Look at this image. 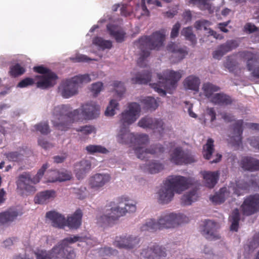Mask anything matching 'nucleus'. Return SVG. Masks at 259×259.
I'll use <instances>...</instances> for the list:
<instances>
[{
    "label": "nucleus",
    "mask_w": 259,
    "mask_h": 259,
    "mask_svg": "<svg viewBox=\"0 0 259 259\" xmlns=\"http://www.w3.org/2000/svg\"><path fill=\"white\" fill-rule=\"evenodd\" d=\"M141 112V107L136 102L128 105V110L121 114L120 123V130L118 136V141L122 144H133L134 150L137 157L141 160H147L148 154H158L164 152L162 145L156 144L152 145L149 148L145 146L149 143V137L146 134H134L130 132L128 126L138 118Z\"/></svg>",
    "instance_id": "f257e3e1"
},
{
    "label": "nucleus",
    "mask_w": 259,
    "mask_h": 259,
    "mask_svg": "<svg viewBox=\"0 0 259 259\" xmlns=\"http://www.w3.org/2000/svg\"><path fill=\"white\" fill-rule=\"evenodd\" d=\"M69 104H61L55 106L52 111L51 122L57 130L65 132L70 128L72 124L80 119L96 118L99 114L100 107L95 103L91 102L82 106L81 114L79 109L72 111Z\"/></svg>",
    "instance_id": "f03ea898"
},
{
    "label": "nucleus",
    "mask_w": 259,
    "mask_h": 259,
    "mask_svg": "<svg viewBox=\"0 0 259 259\" xmlns=\"http://www.w3.org/2000/svg\"><path fill=\"white\" fill-rule=\"evenodd\" d=\"M83 238L79 236H71L60 241L50 250H38L34 252L36 259H74L75 253L68 245L77 241H83Z\"/></svg>",
    "instance_id": "7ed1b4c3"
},
{
    "label": "nucleus",
    "mask_w": 259,
    "mask_h": 259,
    "mask_svg": "<svg viewBox=\"0 0 259 259\" xmlns=\"http://www.w3.org/2000/svg\"><path fill=\"white\" fill-rule=\"evenodd\" d=\"M165 38V30L156 31L149 36L141 37L135 44L141 50L138 65L143 67L146 66L145 60L150 55V50H159L163 46Z\"/></svg>",
    "instance_id": "20e7f679"
},
{
    "label": "nucleus",
    "mask_w": 259,
    "mask_h": 259,
    "mask_svg": "<svg viewBox=\"0 0 259 259\" xmlns=\"http://www.w3.org/2000/svg\"><path fill=\"white\" fill-rule=\"evenodd\" d=\"M188 218L182 214L169 213L160 216L157 221L153 219L147 220L140 227L141 231L155 232L165 229L177 227L186 222Z\"/></svg>",
    "instance_id": "39448f33"
},
{
    "label": "nucleus",
    "mask_w": 259,
    "mask_h": 259,
    "mask_svg": "<svg viewBox=\"0 0 259 259\" xmlns=\"http://www.w3.org/2000/svg\"><path fill=\"white\" fill-rule=\"evenodd\" d=\"M118 203H123L125 205L124 208L118 206L112 207L110 210H107L105 214L100 216L98 219V223L102 226H110L114 224L119 218L125 215L126 212H134L136 210V204L131 202L128 197L121 196L118 198Z\"/></svg>",
    "instance_id": "423d86ee"
},
{
    "label": "nucleus",
    "mask_w": 259,
    "mask_h": 259,
    "mask_svg": "<svg viewBox=\"0 0 259 259\" xmlns=\"http://www.w3.org/2000/svg\"><path fill=\"white\" fill-rule=\"evenodd\" d=\"M181 77L182 74L180 71L167 69L164 71L162 74L158 73V82L151 83L150 85L161 96H164L166 95V90L175 89L177 82Z\"/></svg>",
    "instance_id": "0eeeda50"
},
{
    "label": "nucleus",
    "mask_w": 259,
    "mask_h": 259,
    "mask_svg": "<svg viewBox=\"0 0 259 259\" xmlns=\"http://www.w3.org/2000/svg\"><path fill=\"white\" fill-rule=\"evenodd\" d=\"M91 81L88 74L76 75L62 82L59 87V92L63 98H69L77 94L80 84L88 83Z\"/></svg>",
    "instance_id": "6e6552de"
},
{
    "label": "nucleus",
    "mask_w": 259,
    "mask_h": 259,
    "mask_svg": "<svg viewBox=\"0 0 259 259\" xmlns=\"http://www.w3.org/2000/svg\"><path fill=\"white\" fill-rule=\"evenodd\" d=\"M33 69L34 72L42 74V75H36L35 77V79L39 80L36 83L37 88L47 89L53 87L56 83L58 76L55 73L49 68L40 65L34 66Z\"/></svg>",
    "instance_id": "1a4fd4ad"
},
{
    "label": "nucleus",
    "mask_w": 259,
    "mask_h": 259,
    "mask_svg": "<svg viewBox=\"0 0 259 259\" xmlns=\"http://www.w3.org/2000/svg\"><path fill=\"white\" fill-rule=\"evenodd\" d=\"M48 167L49 166L47 163L43 164L41 167L38 170L36 175L32 179L29 172H25L19 175L16 181L17 188L21 190H25L28 192L34 191V187L30 185V183L36 184L38 183Z\"/></svg>",
    "instance_id": "9d476101"
},
{
    "label": "nucleus",
    "mask_w": 259,
    "mask_h": 259,
    "mask_svg": "<svg viewBox=\"0 0 259 259\" xmlns=\"http://www.w3.org/2000/svg\"><path fill=\"white\" fill-rule=\"evenodd\" d=\"M163 184L169 187L173 192L180 194L188 189L190 185L189 179L181 176H170L163 181Z\"/></svg>",
    "instance_id": "9b49d317"
},
{
    "label": "nucleus",
    "mask_w": 259,
    "mask_h": 259,
    "mask_svg": "<svg viewBox=\"0 0 259 259\" xmlns=\"http://www.w3.org/2000/svg\"><path fill=\"white\" fill-rule=\"evenodd\" d=\"M138 125L144 128L152 130L154 133H158L162 136L164 130V123L162 119L145 116L138 122Z\"/></svg>",
    "instance_id": "f8f14e48"
},
{
    "label": "nucleus",
    "mask_w": 259,
    "mask_h": 259,
    "mask_svg": "<svg viewBox=\"0 0 259 259\" xmlns=\"http://www.w3.org/2000/svg\"><path fill=\"white\" fill-rule=\"evenodd\" d=\"M243 214L249 216L259 211V194L250 195L247 197L241 205Z\"/></svg>",
    "instance_id": "ddd939ff"
},
{
    "label": "nucleus",
    "mask_w": 259,
    "mask_h": 259,
    "mask_svg": "<svg viewBox=\"0 0 259 259\" xmlns=\"http://www.w3.org/2000/svg\"><path fill=\"white\" fill-rule=\"evenodd\" d=\"M170 161L176 164L182 165L193 163L195 159L190 153L183 151L181 147H177L171 154Z\"/></svg>",
    "instance_id": "4468645a"
},
{
    "label": "nucleus",
    "mask_w": 259,
    "mask_h": 259,
    "mask_svg": "<svg viewBox=\"0 0 259 259\" xmlns=\"http://www.w3.org/2000/svg\"><path fill=\"white\" fill-rule=\"evenodd\" d=\"M139 238L132 235L116 236L113 245L118 248L130 249L134 248L139 243Z\"/></svg>",
    "instance_id": "2eb2a0df"
},
{
    "label": "nucleus",
    "mask_w": 259,
    "mask_h": 259,
    "mask_svg": "<svg viewBox=\"0 0 259 259\" xmlns=\"http://www.w3.org/2000/svg\"><path fill=\"white\" fill-rule=\"evenodd\" d=\"M166 256L165 249L157 245L148 247L141 252V257L143 259H165Z\"/></svg>",
    "instance_id": "dca6fc26"
},
{
    "label": "nucleus",
    "mask_w": 259,
    "mask_h": 259,
    "mask_svg": "<svg viewBox=\"0 0 259 259\" xmlns=\"http://www.w3.org/2000/svg\"><path fill=\"white\" fill-rule=\"evenodd\" d=\"M241 56L247 60V67L251 72L252 76L259 78V63L256 55L249 51H244L241 53Z\"/></svg>",
    "instance_id": "f3484780"
},
{
    "label": "nucleus",
    "mask_w": 259,
    "mask_h": 259,
    "mask_svg": "<svg viewBox=\"0 0 259 259\" xmlns=\"http://www.w3.org/2000/svg\"><path fill=\"white\" fill-rule=\"evenodd\" d=\"M239 46L236 40H228L225 43L220 45L217 49L212 53L213 57L218 60L221 58L226 53L236 49Z\"/></svg>",
    "instance_id": "a211bd4d"
},
{
    "label": "nucleus",
    "mask_w": 259,
    "mask_h": 259,
    "mask_svg": "<svg viewBox=\"0 0 259 259\" xmlns=\"http://www.w3.org/2000/svg\"><path fill=\"white\" fill-rule=\"evenodd\" d=\"M217 224L210 220H206L201 230L202 234L209 240H216L220 238L217 231Z\"/></svg>",
    "instance_id": "6ab92c4d"
},
{
    "label": "nucleus",
    "mask_w": 259,
    "mask_h": 259,
    "mask_svg": "<svg viewBox=\"0 0 259 259\" xmlns=\"http://www.w3.org/2000/svg\"><path fill=\"white\" fill-rule=\"evenodd\" d=\"M110 179L109 174H96L90 178L89 185L91 188L98 189L108 183Z\"/></svg>",
    "instance_id": "aec40b11"
},
{
    "label": "nucleus",
    "mask_w": 259,
    "mask_h": 259,
    "mask_svg": "<svg viewBox=\"0 0 259 259\" xmlns=\"http://www.w3.org/2000/svg\"><path fill=\"white\" fill-rule=\"evenodd\" d=\"M213 140L209 138L207 141L206 144L203 147V157L207 160H210V163H217L219 162L222 158V155L220 154H217L216 155V158L212 160H211L212 154L214 152V145H213Z\"/></svg>",
    "instance_id": "412c9836"
},
{
    "label": "nucleus",
    "mask_w": 259,
    "mask_h": 259,
    "mask_svg": "<svg viewBox=\"0 0 259 259\" xmlns=\"http://www.w3.org/2000/svg\"><path fill=\"white\" fill-rule=\"evenodd\" d=\"M243 123V120L240 119L236 120L233 125V135L231 138L234 144L237 146H239L242 143Z\"/></svg>",
    "instance_id": "4be33fe9"
},
{
    "label": "nucleus",
    "mask_w": 259,
    "mask_h": 259,
    "mask_svg": "<svg viewBox=\"0 0 259 259\" xmlns=\"http://www.w3.org/2000/svg\"><path fill=\"white\" fill-rule=\"evenodd\" d=\"M240 165L245 170L254 171L259 170V160L251 157H243L240 161Z\"/></svg>",
    "instance_id": "5701e85b"
},
{
    "label": "nucleus",
    "mask_w": 259,
    "mask_h": 259,
    "mask_svg": "<svg viewBox=\"0 0 259 259\" xmlns=\"http://www.w3.org/2000/svg\"><path fill=\"white\" fill-rule=\"evenodd\" d=\"M174 196L172 190L166 186L163 183L158 192V199L159 203L166 204L169 202Z\"/></svg>",
    "instance_id": "b1692460"
},
{
    "label": "nucleus",
    "mask_w": 259,
    "mask_h": 259,
    "mask_svg": "<svg viewBox=\"0 0 259 259\" xmlns=\"http://www.w3.org/2000/svg\"><path fill=\"white\" fill-rule=\"evenodd\" d=\"M46 218L52 221V225L55 227L63 228L66 224V221L64 216L56 212L50 211L46 213Z\"/></svg>",
    "instance_id": "393cba45"
},
{
    "label": "nucleus",
    "mask_w": 259,
    "mask_h": 259,
    "mask_svg": "<svg viewBox=\"0 0 259 259\" xmlns=\"http://www.w3.org/2000/svg\"><path fill=\"white\" fill-rule=\"evenodd\" d=\"M210 102L220 106H227L231 105L233 100L229 95L224 93H215L210 99Z\"/></svg>",
    "instance_id": "a878e982"
},
{
    "label": "nucleus",
    "mask_w": 259,
    "mask_h": 259,
    "mask_svg": "<svg viewBox=\"0 0 259 259\" xmlns=\"http://www.w3.org/2000/svg\"><path fill=\"white\" fill-rule=\"evenodd\" d=\"M202 175L205 186L209 188H212L218 182L220 173L218 171H204Z\"/></svg>",
    "instance_id": "bb28decb"
},
{
    "label": "nucleus",
    "mask_w": 259,
    "mask_h": 259,
    "mask_svg": "<svg viewBox=\"0 0 259 259\" xmlns=\"http://www.w3.org/2000/svg\"><path fill=\"white\" fill-rule=\"evenodd\" d=\"M91 168V163L89 160L83 159L75 165L76 175L78 179H82Z\"/></svg>",
    "instance_id": "cd10ccee"
},
{
    "label": "nucleus",
    "mask_w": 259,
    "mask_h": 259,
    "mask_svg": "<svg viewBox=\"0 0 259 259\" xmlns=\"http://www.w3.org/2000/svg\"><path fill=\"white\" fill-rule=\"evenodd\" d=\"M82 212L80 209H77L66 221L67 225L71 229H77L81 224Z\"/></svg>",
    "instance_id": "c85d7f7f"
},
{
    "label": "nucleus",
    "mask_w": 259,
    "mask_h": 259,
    "mask_svg": "<svg viewBox=\"0 0 259 259\" xmlns=\"http://www.w3.org/2000/svg\"><path fill=\"white\" fill-rule=\"evenodd\" d=\"M56 196V192L53 190H46L38 193L34 198L36 203L44 204Z\"/></svg>",
    "instance_id": "c756f323"
},
{
    "label": "nucleus",
    "mask_w": 259,
    "mask_h": 259,
    "mask_svg": "<svg viewBox=\"0 0 259 259\" xmlns=\"http://www.w3.org/2000/svg\"><path fill=\"white\" fill-rule=\"evenodd\" d=\"M107 29L110 36L114 38L117 42H121L124 41L125 33L122 30L112 24L108 25Z\"/></svg>",
    "instance_id": "7c9ffc66"
},
{
    "label": "nucleus",
    "mask_w": 259,
    "mask_h": 259,
    "mask_svg": "<svg viewBox=\"0 0 259 259\" xmlns=\"http://www.w3.org/2000/svg\"><path fill=\"white\" fill-rule=\"evenodd\" d=\"M151 78V72L148 70L139 72L136 76L133 77L131 81L133 84H147L150 81Z\"/></svg>",
    "instance_id": "2f4dec72"
},
{
    "label": "nucleus",
    "mask_w": 259,
    "mask_h": 259,
    "mask_svg": "<svg viewBox=\"0 0 259 259\" xmlns=\"http://www.w3.org/2000/svg\"><path fill=\"white\" fill-rule=\"evenodd\" d=\"M167 50L174 53V57L178 58V61L182 60L187 54L188 52L183 48H178L177 45L171 42L167 46Z\"/></svg>",
    "instance_id": "473e14b6"
},
{
    "label": "nucleus",
    "mask_w": 259,
    "mask_h": 259,
    "mask_svg": "<svg viewBox=\"0 0 259 259\" xmlns=\"http://www.w3.org/2000/svg\"><path fill=\"white\" fill-rule=\"evenodd\" d=\"M230 192L226 187H223L220 189L219 191L215 195L210 197L212 202L216 204L223 203L229 196Z\"/></svg>",
    "instance_id": "72a5a7b5"
},
{
    "label": "nucleus",
    "mask_w": 259,
    "mask_h": 259,
    "mask_svg": "<svg viewBox=\"0 0 259 259\" xmlns=\"http://www.w3.org/2000/svg\"><path fill=\"white\" fill-rule=\"evenodd\" d=\"M199 84V79L193 75L187 77L184 81V85L185 88L195 91H198Z\"/></svg>",
    "instance_id": "f704fd0d"
},
{
    "label": "nucleus",
    "mask_w": 259,
    "mask_h": 259,
    "mask_svg": "<svg viewBox=\"0 0 259 259\" xmlns=\"http://www.w3.org/2000/svg\"><path fill=\"white\" fill-rule=\"evenodd\" d=\"M199 196L196 189H193L184 194L181 198V203L184 205H189L196 201Z\"/></svg>",
    "instance_id": "c9c22d12"
},
{
    "label": "nucleus",
    "mask_w": 259,
    "mask_h": 259,
    "mask_svg": "<svg viewBox=\"0 0 259 259\" xmlns=\"http://www.w3.org/2000/svg\"><path fill=\"white\" fill-rule=\"evenodd\" d=\"M240 220V215L238 209L236 208L233 210L229 217V221L231 223L230 230L232 231H238L239 228V222Z\"/></svg>",
    "instance_id": "e433bc0d"
},
{
    "label": "nucleus",
    "mask_w": 259,
    "mask_h": 259,
    "mask_svg": "<svg viewBox=\"0 0 259 259\" xmlns=\"http://www.w3.org/2000/svg\"><path fill=\"white\" fill-rule=\"evenodd\" d=\"M220 90V88L219 86L214 85L210 82H206L203 84L202 87V91L204 95L210 101L213 94Z\"/></svg>",
    "instance_id": "4c0bfd02"
},
{
    "label": "nucleus",
    "mask_w": 259,
    "mask_h": 259,
    "mask_svg": "<svg viewBox=\"0 0 259 259\" xmlns=\"http://www.w3.org/2000/svg\"><path fill=\"white\" fill-rule=\"evenodd\" d=\"M18 216V212L14 210H8L0 213V225L13 221Z\"/></svg>",
    "instance_id": "58836bf2"
},
{
    "label": "nucleus",
    "mask_w": 259,
    "mask_h": 259,
    "mask_svg": "<svg viewBox=\"0 0 259 259\" xmlns=\"http://www.w3.org/2000/svg\"><path fill=\"white\" fill-rule=\"evenodd\" d=\"M250 185L244 181L236 182V187L233 188V193L237 196L243 195L245 191L248 190Z\"/></svg>",
    "instance_id": "ea45409f"
},
{
    "label": "nucleus",
    "mask_w": 259,
    "mask_h": 259,
    "mask_svg": "<svg viewBox=\"0 0 259 259\" xmlns=\"http://www.w3.org/2000/svg\"><path fill=\"white\" fill-rule=\"evenodd\" d=\"M135 15H137L139 18L141 16H149L150 12L146 6V0H141L140 5L138 4L137 5Z\"/></svg>",
    "instance_id": "a19ab883"
},
{
    "label": "nucleus",
    "mask_w": 259,
    "mask_h": 259,
    "mask_svg": "<svg viewBox=\"0 0 259 259\" xmlns=\"http://www.w3.org/2000/svg\"><path fill=\"white\" fill-rule=\"evenodd\" d=\"M144 104V108L146 110H154L158 106V104L154 98L148 97L142 101Z\"/></svg>",
    "instance_id": "79ce46f5"
},
{
    "label": "nucleus",
    "mask_w": 259,
    "mask_h": 259,
    "mask_svg": "<svg viewBox=\"0 0 259 259\" xmlns=\"http://www.w3.org/2000/svg\"><path fill=\"white\" fill-rule=\"evenodd\" d=\"M53 175L56 176V177L55 178V179H52V180L50 181V182H55L56 181H65L69 180L71 178V173L67 171L63 172L54 171L53 172Z\"/></svg>",
    "instance_id": "37998d69"
},
{
    "label": "nucleus",
    "mask_w": 259,
    "mask_h": 259,
    "mask_svg": "<svg viewBox=\"0 0 259 259\" xmlns=\"http://www.w3.org/2000/svg\"><path fill=\"white\" fill-rule=\"evenodd\" d=\"M181 34L185 37L187 40H189L193 45L196 44L197 40L195 35L193 33L192 28L191 27L184 28Z\"/></svg>",
    "instance_id": "c03bdc74"
},
{
    "label": "nucleus",
    "mask_w": 259,
    "mask_h": 259,
    "mask_svg": "<svg viewBox=\"0 0 259 259\" xmlns=\"http://www.w3.org/2000/svg\"><path fill=\"white\" fill-rule=\"evenodd\" d=\"M94 45L99 46L102 49H110L112 47V42L110 40H105L100 37H95L93 41Z\"/></svg>",
    "instance_id": "a18cd8bd"
},
{
    "label": "nucleus",
    "mask_w": 259,
    "mask_h": 259,
    "mask_svg": "<svg viewBox=\"0 0 259 259\" xmlns=\"http://www.w3.org/2000/svg\"><path fill=\"white\" fill-rule=\"evenodd\" d=\"M85 149L90 154H94L95 153L106 154L108 152V150L106 148L101 145H90L86 147Z\"/></svg>",
    "instance_id": "49530a36"
},
{
    "label": "nucleus",
    "mask_w": 259,
    "mask_h": 259,
    "mask_svg": "<svg viewBox=\"0 0 259 259\" xmlns=\"http://www.w3.org/2000/svg\"><path fill=\"white\" fill-rule=\"evenodd\" d=\"M164 166L162 163L156 161L150 162L147 167L148 172L151 174H156L162 170Z\"/></svg>",
    "instance_id": "de8ad7c7"
},
{
    "label": "nucleus",
    "mask_w": 259,
    "mask_h": 259,
    "mask_svg": "<svg viewBox=\"0 0 259 259\" xmlns=\"http://www.w3.org/2000/svg\"><path fill=\"white\" fill-rule=\"evenodd\" d=\"M119 104L114 99L110 101L109 105L107 106L106 110L105 112V114L106 116H113L115 114V110L118 109Z\"/></svg>",
    "instance_id": "09e8293b"
},
{
    "label": "nucleus",
    "mask_w": 259,
    "mask_h": 259,
    "mask_svg": "<svg viewBox=\"0 0 259 259\" xmlns=\"http://www.w3.org/2000/svg\"><path fill=\"white\" fill-rule=\"evenodd\" d=\"M36 131L39 132L42 135H48L51 132L48 122H41L34 125Z\"/></svg>",
    "instance_id": "8fccbe9b"
},
{
    "label": "nucleus",
    "mask_w": 259,
    "mask_h": 259,
    "mask_svg": "<svg viewBox=\"0 0 259 259\" xmlns=\"http://www.w3.org/2000/svg\"><path fill=\"white\" fill-rule=\"evenodd\" d=\"M25 71V68L17 63L11 67L10 73L11 76L17 77L23 74Z\"/></svg>",
    "instance_id": "3c124183"
},
{
    "label": "nucleus",
    "mask_w": 259,
    "mask_h": 259,
    "mask_svg": "<svg viewBox=\"0 0 259 259\" xmlns=\"http://www.w3.org/2000/svg\"><path fill=\"white\" fill-rule=\"evenodd\" d=\"M112 85L117 94V97L120 99L125 91L123 83L121 81H115Z\"/></svg>",
    "instance_id": "603ef678"
},
{
    "label": "nucleus",
    "mask_w": 259,
    "mask_h": 259,
    "mask_svg": "<svg viewBox=\"0 0 259 259\" xmlns=\"http://www.w3.org/2000/svg\"><path fill=\"white\" fill-rule=\"evenodd\" d=\"M224 65L230 72H232L236 69L237 62L233 57L228 56L227 57Z\"/></svg>",
    "instance_id": "864d4df0"
},
{
    "label": "nucleus",
    "mask_w": 259,
    "mask_h": 259,
    "mask_svg": "<svg viewBox=\"0 0 259 259\" xmlns=\"http://www.w3.org/2000/svg\"><path fill=\"white\" fill-rule=\"evenodd\" d=\"M5 155L10 161L18 162L22 160L23 158V155L16 151L7 153Z\"/></svg>",
    "instance_id": "5fc2aeb1"
},
{
    "label": "nucleus",
    "mask_w": 259,
    "mask_h": 259,
    "mask_svg": "<svg viewBox=\"0 0 259 259\" xmlns=\"http://www.w3.org/2000/svg\"><path fill=\"white\" fill-rule=\"evenodd\" d=\"M70 60L74 63L76 62H87L92 59L86 55H82V54H76L75 56L72 57L70 58Z\"/></svg>",
    "instance_id": "6e6d98bb"
},
{
    "label": "nucleus",
    "mask_w": 259,
    "mask_h": 259,
    "mask_svg": "<svg viewBox=\"0 0 259 259\" xmlns=\"http://www.w3.org/2000/svg\"><path fill=\"white\" fill-rule=\"evenodd\" d=\"M35 83V79L30 78L26 77L21 80L17 84V87L20 88H26L28 86L32 85Z\"/></svg>",
    "instance_id": "4d7b16f0"
},
{
    "label": "nucleus",
    "mask_w": 259,
    "mask_h": 259,
    "mask_svg": "<svg viewBox=\"0 0 259 259\" xmlns=\"http://www.w3.org/2000/svg\"><path fill=\"white\" fill-rule=\"evenodd\" d=\"M76 130L78 132H80L82 135H88L93 132H94L95 131V128L93 126L85 125L81 126Z\"/></svg>",
    "instance_id": "13d9d810"
},
{
    "label": "nucleus",
    "mask_w": 259,
    "mask_h": 259,
    "mask_svg": "<svg viewBox=\"0 0 259 259\" xmlns=\"http://www.w3.org/2000/svg\"><path fill=\"white\" fill-rule=\"evenodd\" d=\"M244 31L248 33L257 32L259 34V27L251 23H247L244 26Z\"/></svg>",
    "instance_id": "bf43d9fd"
},
{
    "label": "nucleus",
    "mask_w": 259,
    "mask_h": 259,
    "mask_svg": "<svg viewBox=\"0 0 259 259\" xmlns=\"http://www.w3.org/2000/svg\"><path fill=\"white\" fill-rule=\"evenodd\" d=\"M100 252L103 255L109 256L111 255L116 254L117 250L112 248L110 247H104L100 248Z\"/></svg>",
    "instance_id": "052dcab7"
},
{
    "label": "nucleus",
    "mask_w": 259,
    "mask_h": 259,
    "mask_svg": "<svg viewBox=\"0 0 259 259\" xmlns=\"http://www.w3.org/2000/svg\"><path fill=\"white\" fill-rule=\"evenodd\" d=\"M103 88V83L101 82H98L93 83L92 86L91 91L94 96H97Z\"/></svg>",
    "instance_id": "680f3d73"
},
{
    "label": "nucleus",
    "mask_w": 259,
    "mask_h": 259,
    "mask_svg": "<svg viewBox=\"0 0 259 259\" xmlns=\"http://www.w3.org/2000/svg\"><path fill=\"white\" fill-rule=\"evenodd\" d=\"M181 27V24L177 22L172 27L170 37L175 38L177 37L179 33V30Z\"/></svg>",
    "instance_id": "e2e57ef3"
},
{
    "label": "nucleus",
    "mask_w": 259,
    "mask_h": 259,
    "mask_svg": "<svg viewBox=\"0 0 259 259\" xmlns=\"http://www.w3.org/2000/svg\"><path fill=\"white\" fill-rule=\"evenodd\" d=\"M250 145L259 150V137H252L249 139Z\"/></svg>",
    "instance_id": "0e129e2a"
},
{
    "label": "nucleus",
    "mask_w": 259,
    "mask_h": 259,
    "mask_svg": "<svg viewBox=\"0 0 259 259\" xmlns=\"http://www.w3.org/2000/svg\"><path fill=\"white\" fill-rule=\"evenodd\" d=\"M38 145H40L42 148L47 149L52 147L53 146L51 144L49 143L47 141H45L42 138H40L38 140Z\"/></svg>",
    "instance_id": "69168bd1"
},
{
    "label": "nucleus",
    "mask_w": 259,
    "mask_h": 259,
    "mask_svg": "<svg viewBox=\"0 0 259 259\" xmlns=\"http://www.w3.org/2000/svg\"><path fill=\"white\" fill-rule=\"evenodd\" d=\"M222 118L226 121V122H231L234 120V116L226 112H223L221 114Z\"/></svg>",
    "instance_id": "338daca9"
},
{
    "label": "nucleus",
    "mask_w": 259,
    "mask_h": 259,
    "mask_svg": "<svg viewBox=\"0 0 259 259\" xmlns=\"http://www.w3.org/2000/svg\"><path fill=\"white\" fill-rule=\"evenodd\" d=\"M259 245V233L254 235L253 237L252 241L250 243L249 247L252 248H256Z\"/></svg>",
    "instance_id": "774afa93"
}]
</instances>
